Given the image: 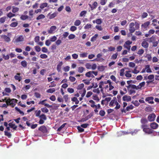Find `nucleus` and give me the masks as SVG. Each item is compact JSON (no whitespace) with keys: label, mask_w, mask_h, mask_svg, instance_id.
Returning <instances> with one entry per match:
<instances>
[{"label":"nucleus","mask_w":159,"mask_h":159,"mask_svg":"<svg viewBox=\"0 0 159 159\" xmlns=\"http://www.w3.org/2000/svg\"><path fill=\"white\" fill-rule=\"evenodd\" d=\"M92 25L91 24H87L84 27V28L85 29H89L91 28Z\"/></svg>","instance_id":"obj_52"},{"label":"nucleus","mask_w":159,"mask_h":159,"mask_svg":"<svg viewBox=\"0 0 159 159\" xmlns=\"http://www.w3.org/2000/svg\"><path fill=\"white\" fill-rule=\"evenodd\" d=\"M63 64L62 61L60 62L58 64L57 67V70L58 72H60L61 70V66Z\"/></svg>","instance_id":"obj_15"},{"label":"nucleus","mask_w":159,"mask_h":159,"mask_svg":"<svg viewBox=\"0 0 159 159\" xmlns=\"http://www.w3.org/2000/svg\"><path fill=\"white\" fill-rule=\"evenodd\" d=\"M102 23V21L100 19H97L96 20V23L98 25L101 24Z\"/></svg>","instance_id":"obj_51"},{"label":"nucleus","mask_w":159,"mask_h":159,"mask_svg":"<svg viewBox=\"0 0 159 159\" xmlns=\"http://www.w3.org/2000/svg\"><path fill=\"white\" fill-rule=\"evenodd\" d=\"M6 19V17H4L0 18V22L1 23H4L5 20V19Z\"/></svg>","instance_id":"obj_59"},{"label":"nucleus","mask_w":159,"mask_h":159,"mask_svg":"<svg viewBox=\"0 0 159 159\" xmlns=\"http://www.w3.org/2000/svg\"><path fill=\"white\" fill-rule=\"evenodd\" d=\"M105 112L103 110H101L99 111V114L101 116H103L105 115Z\"/></svg>","instance_id":"obj_45"},{"label":"nucleus","mask_w":159,"mask_h":159,"mask_svg":"<svg viewBox=\"0 0 159 159\" xmlns=\"http://www.w3.org/2000/svg\"><path fill=\"white\" fill-rule=\"evenodd\" d=\"M57 39V38L55 36H53L50 38V41L52 42H54Z\"/></svg>","instance_id":"obj_54"},{"label":"nucleus","mask_w":159,"mask_h":159,"mask_svg":"<svg viewBox=\"0 0 159 159\" xmlns=\"http://www.w3.org/2000/svg\"><path fill=\"white\" fill-rule=\"evenodd\" d=\"M114 104H116V106L115 107V109H118L120 108V105L117 102L116 98L115 97L113 98V99L111 101L109 105L110 106H113L114 105Z\"/></svg>","instance_id":"obj_2"},{"label":"nucleus","mask_w":159,"mask_h":159,"mask_svg":"<svg viewBox=\"0 0 159 159\" xmlns=\"http://www.w3.org/2000/svg\"><path fill=\"white\" fill-rule=\"evenodd\" d=\"M107 1V0H101L100 3L101 5H104L106 4Z\"/></svg>","instance_id":"obj_64"},{"label":"nucleus","mask_w":159,"mask_h":159,"mask_svg":"<svg viewBox=\"0 0 159 159\" xmlns=\"http://www.w3.org/2000/svg\"><path fill=\"white\" fill-rule=\"evenodd\" d=\"M151 128L153 129H156L158 127V125L155 122H152L150 124Z\"/></svg>","instance_id":"obj_6"},{"label":"nucleus","mask_w":159,"mask_h":159,"mask_svg":"<svg viewBox=\"0 0 159 159\" xmlns=\"http://www.w3.org/2000/svg\"><path fill=\"white\" fill-rule=\"evenodd\" d=\"M63 69L65 72L68 71L69 70L70 67L68 66H66Z\"/></svg>","instance_id":"obj_61"},{"label":"nucleus","mask_w":159,"mask_h":159,"mask_svg":"<svg viewBox=\"0 0 159 159\" xmlns=\"http://www.w3.org/2000/svg\"><path fill=\"white\" fill-rule=\"evenodd\" d=\"M17 101V100L15 99H13L11 100L9 99V100L6 101V102L7 103H9V104H11L12 103H15Z\"/></svg>","instance_id":"obj_11"},{"label":"nucleus","mask_w":159,"mask_h":159,"mask_svg":"<svg viewBox=\"0 0 159 159\" xmlns=\"http://www.w3.org/2000/svg\"><path fill=\"white\" fill-rule=\"evenodd\" d=\"M135 24L133 22L130 23L129 25V31L131 33H134L136 30L134 27Z\"/></svg>","instance_id":"obj_3"},{"label":"nucleus","mask_w":159,"mask_h":159,"mask_svg":"<svg viewBox=\"0 0 159 159\" xmlns=\"http://www.w3.org/2000/svg\"><path fill=\"white\" fill-rule=\"evenodd\" d=\"M129 72L130 71H126V73L125 74V75L126 77L130 78L131 77V74L129 73Z\"/></svg>","instance_id":"obj_38"},{"label":"nucleus","mask_w":159,"mask_h":159,"mask_svg":"<svg viewBox=\"0 0 159 159\" xmlns=\"http://www.w3.org/2000/svg\"><path fill=\"white\" fill-rule=\"evenodd\" d=\"M141 127L143 129V131L146 134H150L153 133L152 129L148 127V126L147 125H142Z\"/></svg>","instance_id":"obj_1"},{"label":"nucleus","mask_w":159,"mask_h":159,"mask_svg":"<svg viewBox=\"0 0 159 159\" xmlns=\"http://www.w3.org/2000/svg\"><path fill=\"white\" fill-rule=\"evenodd\" d=\"M145 70H146V71L147 73H151L152 72V70L150 68V66L149 65H147L145 66Z\"/></svg>","instance_id":"obj_18"},{"label":"nucleus","mask_w":159,"mask_h":159,"mask_svg":"<svg viewBox=\"0 0 159 159\" xmlns=\"http://www.w3.org/2000/svg\"><path fill=\"white\" fill-rule=\"evenodd\" d=\"M70 80L72 82H74L75 80V78L74 77L70 76L69 78Z\"/></svg>","instance_id":"obj_62"},{"label":"nucleus","mask_w":159,"mask_h":159,"mask_svg":"<svg viewBox=\"0 0 159 159\" xmlns=\"http://www.w3.org/2000/svg\"><path fill=\"white\" fill-rule=\"evenodd\" d=\"M28 16H27L25 15H22L20 17L21 19L25 20L28 18Z\"/></svg>","instance_id":"obj_37"},{"label":"nucleus","mask_w":159,"mask_h":159,"mask_svg":"<svg viewBox=\"0 0 159 159\" xmlns=\"http://www.w3.org/2000/svg\"><path fill=\"white\" fill-rule=\"evenodd\" d=\"M142 45L144 48H147L148 46V44L145 41H143L142 43Z\"/></svg>","instance_id":"obj_17"},{"label":"nucleus","mask_w":159,"mask_h":159,"mask_svg":"<svg viewBox=\"0 0 159 159\" xmlns=\"http://www.w3.org/2000/svg\"><path fill=\"white\" fill-rule=\"evenodd\" d=\"M84 86V84H79L77 87V89L78 90H80L82 89Z\"/></svg>","instance_id":"obj_31"},{"label":"nucleus","mask_w":159,"mask_h":159,"mask_svg":"<svg viewBox=\"0 0 159 159\" xmlns=\"http://www.w3.org/2000/svg\"><path fill=\"white\" fill-rule=\"evenodd\" d=\"M42 111L44 113H47L48 111V110L46 107L42 108L41 109Z\"/></svg>","instance_id":"obj_44"},{"label":"nucleus","mask_w":159,"mask_h":159,"mask_svg":"<svg viewBox=\"0 0 159 159\" xmlns=\"http://www.w3.org/2000/svg\"><path fill=\"white\" fill-rule=\"evenodd\" d=\"M93 72H92L91 71H89L87 72L85 74V75L86 76L89 77H91L92 78H94V76L93 75L92 73Z\"/></svg>","instance_id":"obj_14"},{"label":"nucleus","mask_w":159,"mask_h":159,"mask_svg":"<svg viewBox=\"0 0 159 159\" xmlns=\"http://www.w3.org/2000/svg\"><path fill=\"white\" fill-rule=\"evenodd\" d=\"M39 130L43 133H46L48 132L47 128L44 125H42L40 126L39 128Z\"/></svg>","instance_id":"obj_5"},{"label":"nucleus","mask_w":159,"mask_h":159,"mask_svg":"<svg viewBox=\"0 0 159 159\" xmlns=\"http://www.w3.org/2000/svg\"><path fill=\"white\" fill-rule=\"evenodd\" d=\"M17 25H18V23L17 22H14L10 24V25L11 27H16V26H17Z\"/></svg>","instance_id":"obj_41"},{"label":"nucleus","mask_w":159,"mask_h":159,"mask_svg":"<svg viewBox=\"0 0 159 159\" xmlns=\"http://www.w3.org/2000/svg\"><path fill=\"white\" fill-rule=\"evenodd\" d=\"M16 75H15L14 77L15 79L16 80H18L19 81H20L21 79V78L19 76L20 75V74L19 73H17L16 74Z\"/></svg>","instance_id":"obj_20"},{"label":"nucleus","mask_w":159,"mask_h":159,"mask_svg":"<svg viewBox=\"0 0 159 159\" xmlns=\"http://www.w3.org/2000/svg\"><path fill=\"white\" fill-rule=\"evenodd\" d=\"M45 17V16L43 14H40L37 17L36 19L37 20H39L41 19H43Z\"/></svg>","instance_id":"obj_24"},{"label":"nucleus","mask_w":159,"mask_h":159,"mask_svg":"<svg viewBox=\"0 0 159 159\" xmlns=\"http://www.w3.org/2000/svg\"><path fill=\"white\" fill-rule=\"evenodd\" d=\"M84 70V68L82 67H80L78 68V71L80 73H82Z\"/></svg>","instance_id":"obj_30"},{"label":"nucleus","mask_w":159,"mask_h":159,"mask_svg":"<svg viewBox=\"0 0 159 159\" xmlns=\"http://www.w3.org/2000/svg\"><path fill=\"white\" fill-rule=\"evenodd\" d=\"M57 14L58 13L57 12H55L54 13L51 14L50 13H49L48 14V16H49L48 18L49 19H51L57 16Z\"/></svg>","instance_id":"obj_8"},{"label":"nucleus","mask_w":159,"mask_h":159,"mask_svg":"<svg viewBox=\"0 0 159 159\" xmlns=\"http://www.w3.org/2000/svg\"><path fill=\"white\" fill-rule=\"evenodd\" d=\"M153 98L152 97H150L147 98L145 99L146 101H148L150 103H153Z\"/></svg>","instance_id":"obj_9"},{"label":"nucleus","mask_w":159,"mask_h":159,"mask_svg":"<svg viewBox=\"0 0 159 159\" xmlns=\"http://www.w3.org/2000/svg\"><path fill=\"white\" fill-rule=\"evenodd\" d=\"M156 115L154 113H152L149 114L148 117V120L151 122L154 121L156 117Z\"/></svg>","instance_id":"obj_4"},{"label":"nucleus","mask_w":159,"mask_h":159,"mask_svg":"<svg viewBox=\"0 0 159 159\" xmlns=\"http://www.w3.org/2000/svg\"><path fill=\"white\" fill-rule=\"evenodd\" d=\"M141 122L143 125H146L148 122V120L146 118H142L141 120Z\"/></svg>","instance_id":"obj_22"},{"label":"nucleus","mask_w":159,"mask_h":159,"mask_svg":"<svg viewBox=\"0 0 159 159\" xmlns=\"http://www.w3.org/2000/svg\"><path fill=\"white\" fill-rule=\"evenodd\" d=\"M150 22L147 21L143 24L141 25V27L144 30H147L148 27L150 25Z\"/></svg>","instance_id":"obj_7"},{"label":"nucleus","mask_w":159,"mask_h":159,"mask_svg":"<svg viewBox=\"0 0 159 159\" xmlns=\"http://www.w3.org/2000/svg\"><path fill=\"white\" fill-rule=\"evenodd\" d=\"M48 6V3L46 2H44L41 4L40 7L42 9Z\"/></svg>","instance_id":"obj_21"},{"label":"nucleus","mask_w":159,"mask_h":159,"mask_svg":"<svg viewBox=\"0 0 159 159\" xmlns=\"http://www.w3.org/2000/svg\"><path fill=\"white\" fill-rule=\"evenodd\" d=\"M19 9L18 7H14L13 8L12 11L13 13H15L19 11Z\"/></svg>","instance_id":"obj_55"},{"label":"nucleus","mask_w":159,"mask_h":159,"mask_svg":"<svg viewBox=\"0 0 159 159\" xmlns=\"http://www.w3.org/2000/svg\"><path fill=\"white\" fill-rule=\"evenodd\" d=\"M145 84V82H143L139 84L138 86V89H141V88L143 87Z\"/></svg>","instance_id":"obj_25"},{"label":"nucleus","mask_w":159,"mask_h":159,"mask_svg":"<svg viewBox=\"0 0 159 159\" xmlns=\"http://www.w3.org/2000/svg\"><path fill=\"white\" fill-rule=\"evenodd\" d=\"M41 113V111L40 110L35 111L36 116L37 117H39Z\"/></svg>","instance_id":"obj_53"},{"label":"nucleus","mask_w":159,"mask_h":159,"mask_svg":"<svg viewBox=\"0 0 159 159\" xmlns=\"http://www.w3.org/2000/svg\"><path fill=\"white\" fill-rule=\"evenodd\" d=\"M4 133L5 135L6 136H7L9 138H10L11 137V135L10 133L6 131H4Z\"/></svg>","instance_id":"obj_33"},{"label":"nucleus","mask_w":159,"mask_h":159,"mask_svg":"<svg viewBox=\"0 0 159 159\" xmlns=\"http://www.w3.org/2000/svg\"><path fill=\"white\" fill-rule=\"evenodd\" d=\"M2 37L4 40L7 42H9L11 40L10 38L6 35L3 36Z\"/></svg>","instance_id":"obj_19"},{"label":"nucleus","mask_w":159,"mask_h":159,"mask_svg":"<svg viewBox=\"0 0 159 159\" xmlns=\"http://www.w3.org/2000/svg\"><path fill=\"white\" fill-rule=\"evenodd\" d=\"M57 29V27L55 26H52L50 28V29L48 30V33L49 34H52L53 32L55 30Z\"/></svg>","instance_id":"obj_12"},{"label":"nucleus","mask_w":159,"mask_h":159,"mask_svg":"<svg viewBox=\"0 0 159 159\" xmlns=\"http://www.w3.org/2000/svg\"><path fill=\"white\" fill-rule=\"evenodd\" d=\"M77 129L80 132H83L84 130V129L83 128H82L81 126H78Z\"/></svg>","instance_id":"obj_56"},{"label":"nucleus","mask_w":159,"mask_h":159,"mask_svg":"<svg viewBox=\"0 0 159 159\" xmlns=\"http://www.w3.org/2000/svg\"><path fill=\"white\" fill-rule=\"evenodd\" d=\"M34 48L35 50L37 52H39L41 50L40 48L38 46H35Z\"/></svg>","instance_id":"obj_48"},{"label":"nucleus","mask_w":159,"mask_h":159,"mask_svg":"<svg viewBox=\"0 0 159 159\" xmlns=\"http://www.w3.org/2000/svg\"><path fill=\"white\" fill-rule=\"evenodd\" d=\"M63 98L65 99V102H67L69 99L68 95L67 94L65 95Z\"/></svg>","instance_id":"obj_50"},{"label":"nucleus","mask_w":159,"mask_h":159,"mask_svg":"<svg viewBox=\"0 0 159 159\" xmlns=\"http://www.w3.org/2000/svg\"><path fill=\"white\" fill-rule=\"evenodd\" d=\"M98 3L96 2H95L93 4V7H91V10H93V9L95 8L97 6Z\"/></svg>","instance_id":"obj_39"},{"label":"nucleus","mask_w":159,"mask_h":159,"mask_svg":"<svg viewBox=\"0 0 159 159\" xmlns=\"http://www.w3.org/2000/svg\"><path fill=\"white\" fill-rule=\"evenodd\" d=\"M67 91L70 93H72L74 92V90L72 88H68L67 89Z\"/></svg>","instance_id":"obj_58"},{"label":"nucleus","mask_w":159,"mask_h":159,"mask_svg":"<svg viewBox=\"0 0 159 159\" xmlns=\"http://www.w3.org/2000/svg\"><path fill=\"white\" fill-rule=\"evenodd\" d=\"M98 70L100 71H103L105 69V67L103 66H99L98 67Z\"/></svg>","instance_id":"obj_43"},{"label":"nucleus","mask_w":159,"mask_h":159,"mask_svg":"<svg viewBox=\"0 0 159 159\" xmlns=\"http://www.w3.org/2000/svg\"><path fill=\"white\" fill-rule=\"evenodd\" d=\"M40 57L41 58H46L48 57V56L45 54H42L40 55Z\"/></svg>","instance_id":"obj_57"},{"label":"nucleus","mask_w":159,"mask_h":159,"mask_svg":"<svg viewBox=\"0 0 159 159\" xmlns=\"http://www.w3.org/2000/svg\"><path fill=\"white\" fill-rule=\"evenodd\" d=\"M118 54L117 52H116V54H113L111 57V58L113 59H116L117 57Z\"/></svg>","instance_id":"obj_46"},{"label":"nucleus","mask_w":159,"mask_h":159,"mask_svg":"<svg viewBox=\"0 0 159 159\" xmlns=\"http://www.w3.org/2000/svg\"><path fill=\"white\" fill-rule=\"evenodd\" d=\"M20 63H21V66L23 67H26L27 66V62L25 61L24 60V61H22Z\"/></svg>","instance_id":"obj_23"},{"label":"nucleus","mask_w":159,"mask_h":159,"mask_svg":"<svg viewBox=\"0 0 159 159\" xmlns=\"http://www.w3.org/2000/svg\"><path fill=\"white\" fill-rule=\"evenodd\" d=\"M55 89L54 88L50 89L47 91V92L48 93H52L54 92Z\"/></svg>","instance_id":"obj_32"},{"label":"nucleus","mask_w":159,"mask_h":159,"mask_svg":"<svg viewBox=\"0 0 159 159\" xmlns=\"http://www.w3.org/2000/svg\"><path fill=\"white\" fill-rule=\"evenodd\" d=\"M125 71V69L124 68L120 70V76H123L124 75V72Z\"/></svg>","instance_id":"obj_47"},{"label":"nucleus","mask_w":159,"mask_h":159,"mask_svg":"<svg viewBox=\"0 0 159 159\" xmlns=\"http://www.w3.org/2000/svg\"><path fill=\"white\" fill-rule=\"evenodd\" d=\"M24 40V37L23 36L20 35L18 38H17L15 41L16 43H18Z\"/></svg>","instance_id":"obj_13"},{"label":"nucleus","mask_w":159,"mask_h":159,"mask_svg":"<svg viewBox=\"0 0 159 159\" xmlns=\"http://www.w3.org/2000/svg\"><path fill=\"white\" fill-rule=\"evenodd\" d=\"M92 94H93V93L92 92H91V91L88 92L87 93V94L86 95V97L87 98H89V97H90Z\"/></svg>","instance_id":"obj_63"},{"label":"nucleus","mask_w":159,"mask_h":159,"mask_svg":"<svg viewBox=\"0 0 159 159\" xmlns=\"http://www.w3.org/2000/svg\"><path fill=\"white\" fill-rule=\"evenodd\" d=\"M88 53L87 52H84L80 53V57H87Z\"/></svg>","instance_id":"obj_34"},{"label":"nucleus","mask_w":159,"mask_h":159,"mask_svg":"<svg viewBox=\"0 0 159 159\" xmlns=\"http://www.w3.org/2000/svg\"><path fill=\"white\" fill-rule=\"evenodd\" d=\"M75 37V35L74 34H70L68 36V38L69 39H74Z\"/></svg>","instance_id":"obj_60"},{"label":"nucleus","mask_w":159,"mask_h":159,"mask_svg":"<svg viewBox=\"0 0 159 159\" xmlns=\"http://www.w3.org/2000/svg\"><path fill=\"white\" fill-rule=\"evenodd\" d=\"M154 75H151L148 77V79L152 80H154Z\"/></svg>","instance_id":"obj_35"},{"label":"nucleus","mask_w":159,"mask_h":159,"mask_svg":"<svg viewBox=\"0 0 159 159\" xmlns=\"http://www.w3.org/2000/svg\"><path fill=\"white\" fill-rule=\"evenodd\" d=\"M123 100L124 101H130L131 100V97L129 96L125 95L123 97Z\"/></svg>","instance_id":"obj_10"},{"label":"nucleus","mask_w":159,"mask_h":159,"mask_svg":"<svg viewBox=\"0 0 159 159\" xmlns=\"http://www.w3.org/2000/svg\"><path fill=\"white\" fill-rule=\"evenodd\" d=\"M77 29L76 27L74 26H71L70 28V30L72 31H74L76 30Z\"/></svg>","instance_id":"obj_42"},{"label":"nucleus","mask_w":159,"mask_h":159,"mask_svg":"<svg viewBox=\"0 0 159 159\" xmlns=\"http://www.w3.org/2000/svg\"><path fill=\"white\" fill-rule=\"evenodd\" d=\"M81 22L80 20H76L74 22V25L76 26H79Z\"/></svg>","instance_id":"obj_29"},{"label":"nucleus","mask_w":159,"mask_h":159,"mask_svg":"<svg viewBox=\"0 0 159 159\" xmlns=\"http://www.w3.org/2000/svg\"><path fill=\"white\" fill-rule=\"evenodd\" d=\"M145 110L146 111H152V108L150 106H148L146 107Z\"/></svg>","instance_id":"obj_36"},{"label":"nucleus","mask_w":159,"mask_h":159,"mask_svg":"<svg viewBox=\"0 0 159 159\" xmlns=\"http://www.w3.org/2000/svg\"><path fill=\"white\" fill-rule=\"evenodd\" d=\"M39 117L41 119H42L44 120H46L47 119L46 116L44 114H42L40 116H39Z\"/></svg>","instance_id":"obj_26"},{"label":"nucleus","mask_w":159,"mask_h":159,"mask_svg":"<svg viewBox=\"0 0 159 159\" xmlns=\"http://www.w3.org/2000/svg\"><path fill=\"white\" fill-rule=\"evenodd\" d=\"M8 125L11 128H13L14 130H16L17 128V126H16L15 124H12V123H9Z\"/></svg>","instance_id":"obj_16"},{"label":"nucleus","mask_w":159,"mask_h":159,"mask_svg":"<svg viewBox=\"0 0 159 159\" xmlns=\"http://www.w3.org/2000/svg\"><path fill=\"white\" fill-rule=\"evenodd\" d=\"M98 35L97 34H95V35L91 38V41L92 42H94L96 40V38L98 36Z\"/></svg>","instance_id":"obj_28"},{"label":"nucleus","mask_w":159,"mask_h":159,"mask_svg":"<svg viewBox=\"0 0 159 159\" xmlns=\"http://www.w3.org/2000/svg\"><path fill=\"white\" fill-rule=\"evenodd\" d=\"M66 124V123H65L62 125L60 127L57 129V131H61V129L64 128L65 125Z\"/></svg>","instance_id":"obj_40"},{"label":"nucleus","mask_w":159,"mask_h":159,"mask_svg":"<svg viewBox=\"0 0 159 159\" xmlns=\"http://www.w3.org/2000/svg\"><path fill=\"white\" fill-rule=\"evenodd\" d=\"M71 100L72 101L75 102L76 104H78L79 103V101L78 100L77 98L75 97H74L72 98Z\"/></svg>","instance_id":"obj_27"},{"label":"nucleus","mask_w":159,"mask_h":159,"mask_svg":"<svg viewBox=\"0 0 159 159\" xmlns=\"http://www.w3.org/2000/svg\"><path fill=\"white\" fill-rule=\"evenodd\" d=\"M133 107L132 105H130L129 106L127 107L126 108L127 111H129L130 110L133 109Z\"/></svg>","instance_id":"obj_49"}]
</instances>
